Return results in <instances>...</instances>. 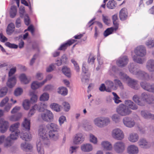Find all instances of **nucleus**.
<instances>
[{
  "instance_id": "obj_1",
  "label": "nucleus",
  "mask_w": 154,
  "mask_h": 154,
  "mask_svg": "<svg viewBox=\"0 0 154 154\" xmlns=\"http://www.w3.org/2000/svg\"><path fill=\"white\" fill-rule=\"evenodd\" d=\"M47 129L46 127L41 125L39 126L38 130V135L43 140L41 142L38 141L37 144V150L39 154H44V150L42 146V144L44 143L48 145L49 143L48 135L47 133Z\"/></svg>"
},
{
  "instance_id": "obj_2",
  "label": "nucleus",
  "mask_w": 154,
  "mask_h": 154,
  "mask_svg": "<svg viewBox=\"0 0 154 154\" xmlns=\"http://www.w3.org/2000/svg\"><path fill=\"white\" fill-rule=\"evenodd\" d=\"M133 100L138 105L143 106L146 103L149 104L153 103L154 102V97L151 94L143 92L141 94L140 98L137 95H134L133 97Z\"/></svg>"
},
{
  "instance_id": "obj_3",
  "label": "nucleus",
  "mask_w": 154,
  "mask_h": 154,
  "mask_svg": "<svg viewBox=\"0 0 154 154\" xmlns=\"http://www.w3.org/2000/svg\"><path fill=\"white\" fill-rule=\"evenodd\" d=\"M129 70L132 74L136 75L137 77L143 80H149L150 79L149 74L147 72L140 70L134 67L133 63L131 64L128 66Z\"/></svg>"
},
{
  "instance_id": "obj_4",
  "label": "nucleus",
  "mask_w": 154,
  "mask_h": 154,
  "mask_svg": "<svg viewBox=\"0 0 154 154\" xmlns=\"http://www.w3.org/2000/svg\"><path fill=\"white\" fill-rule=\"evenodd\" d=\"M110 122L109 118L103 116L97 117L93 120L94 125L99 128H103L107 126L110 123Z\"/></svg>"
},
{
  "instance_id": "obj_5",
  "label": "nucleus",
  "mask_w": 154,
  "mask_h": 154,
  "mask_svg": "<svg viewBox=\"0 0 154 154\" xmlns=\"http://www.w3.org/2000/svg\"><path fill=\"white\" fill-rule=\"evenodd\" d=\"M112 137L118 140H122L124 138V134L120 128H116L113 129L111 133Z\"/></svg>"
},
{
  "instance_id": "obj_6",
  "label": "nucleus",
  "mask_w": 154,
  "mask_h": 154,
  "mask_svg": "<svg viewBox=\"0 0 154 154\" xmlns=\"http://www.w3.org/2000/svg\"><path fill=\"white\" fill-rule=\"evenodd\" d=\"M117 113L122 116H125L128 115L132 112V111L128 108L123 104H121L116 109Z\"/></svg>"
},
{
  "instance_id": "obj_7",
  "label": "nucleus",
  "mask_w": 154,
  "mask_h": 154,
  "mask_svg": "<svg viewBox=\"0 0 154 154\" xmlns=\"http://www.w3.org/2000/svg\"><path fill=\"white\" fill-rule=\"evenodd\" d=\"M113 148L114 151L116 153L121 154L125 151L126 145L124 142L122 141H118L114 143L113 145Z\"/></svg>"
},
{
  "instance_id": "obj_8",
  "label": "nucleus",
  "mask_w": 154,
  "mask_h": 154,
  "mask_svg": "<svg viewBox=\"0 0 154 154\" xmlns=\"http://www.w3.org/2000/svg\"><path fill=\"white\" fill-rule=\"evenodd\" d=\"M82 69V72L81 74L82 81L84 84H87L88 82L89 77L87 74L88 71V68L86 63H83Z\"/></svg>"
},
{
  "instance_id": "obj_9",
  "label": "nucleus",
  "mask_w": 154,
  "mask_h": 154,
  "mask_svg": "<svg viewBox=\"0 0 154 154\" xmlns=\"http://www.w3.org/2000/svg\"><path fill=\"white\" fill-rule=\"evenodd\" d=\"M53 114L50 110H47L45 112L41 113L39 116V118L42 120L50 122L53 119Z\"/></svg>"
},
{
  "instance_id": "obj_10",
  "label": "nucleus",
  "mask_w": 154,
  "mask_h": 154,
  "mask_svg": "<svg viewBox=\"0 0 154 154\" xmlns=\"http://www.w3.org/2000/svg\"><path fill=\"white\" fill-rule=\"evenodd\" d=\"M140 85L144 90L154 94V83L151 84L149 82L143 81L140 82Z\"/></svg>"
},
{
  "instance_id": "obj_11",
  "label": "nucleus",
  "mask_w": 154,
  "mask_h": 154,
  "mask_svg": "<svg viewBox=\"0 0 154 154\" xmlns=\"http://www.w3.org/2000/svg\"><path fill=\"white\" fill-rule=\"evenodd\" d=\"M134 52L136 55L140 57H143L146 54V48L143 45L137 47L135 49Z\"/></svg>"
},
{
  "instance_id": "obj_12",
  "label": "nucleus",
  "mask_w": 154,
  "mask_h": 154,
  "mask_svg": "<svg viewBox=\"0 0 154 154\" xmlns=\"http://www.w3.org/2000/svg\"><path fill=\"white\" fill-rule=\"evenodd\" d=\"M124 125L126 127L131 128L133 127L135 124V122L134 120L129 117H125L122 119Z\"/></svg>"
},
{
  "instance_id": "obj_13",
  "label": "nucleus",
  "mask_w": 154,
  "mask_h": 154,
  "mask_svg": "<svg viewBox=\"0 0 154 154\" xmlns=\"http://www.w3.org/2000/svg\"><path fill=\"white\" fill-rule=\"evenodd\" d=\"M127 83L129 87L135 90H138L140 88L137 80L129 78L128 79Z\"/></svg>"
},
{
  "instance_id": "obj_14",
  "label": "nucleus",
  "mask_w": 154,
  "mask_h": 154,
  "mask_svg": "<svg viewBox=\"0 0 154 154\" xmlns=\"http://www.w3.org/2000/svg\"><path fill=\"white\" fill-rule=\"evenodd\" d=\"M85 139L83 134L79 133L76 134L73 138V143L75 144H79L82 143Z\"/></svg>"
},
{
  "instance_id": "obj_15",
  "label": "nucleus",
  "mask_w": 154,
  "mask_h": 154,
  "mask_svg": "<svg viewBox=\"0 0 154 154\" xmlns=\"http://www.w3.org/2000/svg\"><path fill=\"white\" fill-rule=\"evenodd\" d=\"M127 152L128 154H138L139 152V148L135 145H130L127 147Z\"/></svg>"
},
{
  "instance_id": "obj_16",
  "label": "nucleus",
  "mask_w": 154,
  "mask_h": 154,
  "mask_svg": "<svg viewBox=\"0 0 154 154\" xmlns=\"http://www.w3.org/2000/svg\"><path fill=\"white\" fill-rule=\"evenodd\" d=\"M138 146L141 148L144 149L149 148L150 145L148 140L145 138H141L138 142Z\"/></svg>"
},
{
  "instance_id": "obj_17",
  "label": "nucleus",
  "mask_w": 154,
  "mask_h": 154,
  "mask_svg": "<svg viewBox=\"0 0 154 154\" xmlns=\"http://www.w3.org/2000/svg\"><path fill=\"white\" fill-rule=\"evenodd\" d=\"M128 59L126 56L120 57L116 62L117 65L120 67H123L127 65Z\"/></svg>"
},
{
  "instance_id": "obj_18",
  "label": "nucleus",
  "mask_w": 154,
  "mask_h": 154,
  "mask_svg": "<svg viewBox=\"0 0 154 154\" xmlns=\"http://www.w3.org/2000/svg\"><path fill=\"white\" fill-rule=\"evenodd\" d=\"M29 131L23 130L20 134V137L23 140L28 141H30L31 139L32 135L30 133Z\"/></svg>"
},
{
  "instance_id": "obj_19",
  "label": "nucleus",
  "mask_w": 154,
  "mask_h": 154,
  "mask_svg": "<svg viewBox=\"0 0 154 154\" xmlns=\"http://www.w3.org/2000/svg\"><path fill=\"white\" fill-rule=\"evenodd\" d=\"M126 107L130 109L136 110L138 109L137 106L132 101L127 100L125 101V104Z\"/></svg>"
},
{
  "instance_id": "obj_20",
  "label": "nucleus",
  "mask_w": 154,
  "mask_h": 154,
  "mask_svg": "<svg viewBox=\"0 0 154 154\" xmlns=\"http://www.w3.org/2000/svg\"><path fill=\"white\" fill-rule=\"evenodd\" d=\"M128 139L131 143H134L137 142L139 139V136L137 133L136 132L130 133L128 135Z\"/></svg>"
},
{
  "instance_id": "obj_21",
  "label": "nucleus",
  "mask_w": 154,
  "mask_h": 154,
  "mask_svg": "<svg viewBox=\"0 0 154 154\" xmlns=\"http://www.w3.org/2000/svg\"><path fill=\"white\" fill-rule=\"evenodd\" d=\"M146 67L149 72H154V59H150L148 60L146 63Z\"/></svg>"
},
{
  "instance_id": "obj_22",
  "label": "nucleus",
  "mask_w": 154,
  "mask_h": 154,
  "mask_svg": "<svg viewBox=\"0 0 154 154\" xmlns=\"http://www.w3.org/2000/svg\"><path fill=\"white\" fill-rule=\"evenodd\" d=\"M16 83V79L15 76L9 77L6 82L7 86L10 88H13Z\"/></svg>"
},
{
  "instance_id": "obj_23",
  "label": "nucleus",
  "mask_w": 154,
  "mask_h": 154,
  "mask_svg": "<svg viewBox=\"0 0 154 154\" xmlns=\"http://www.w3.org/2000/svg\"><path fill=\"white\" fill-rule=\"evenodd\" d=\"M46 127V128L49 130V131L52 132L58 131L59 129V126L57 124L54 123H48Z\"/></svg>"
},
{
  "instance_id": "obj_24",
  "label": "nucleus",
  "mask_w": 154,
  "mask_h": 154,
  "mask_svg": "<svg viewBox=\"0 0 154 154\" xmlns=\"http://www.w3.org/2000/svg\"><path fill=\"white\" fill-rule=\"evenodd\" d=\"M20 147L22 150L26 152L30 151L32 149L33 147L30 144L24 142L21 143Z\"/></svg>"
},
{
  "instance_id": "obj_25",
  "label": "nucleus",
  "mask_w": 154,
  "mask_h": 154,
  "mask_svg": "<svg viewBox=\"0 0 154 154\" xmlns=\"http://www.w3.org/2000/svg\"><path fill=\"white\" fill-rule=\"evenodd\" d=\"M102 147L105 149L111 151L112 149V143L108 141H104L101 143Z\"/></svg>"
},
{
  "instance_id": "obj_26",
  "label": "nucleus",
  "mask_w": 154,
  "mask_h": 154,
  "mask_svg": "<svg viewBox=\"0 0 154 154\" xmlns=\"http://www.w3.org/2000/svg\"><path fill=\"white\" fill-rule=\"evenodd\" d=\"M128 11L125 8H122L120 11L119 17L120 19L122 21L125 20L128 17Z\"/></svg>"
},
{
  "instance_id": "obj_27",
  "label": "nucleus",
  "mask_w": 154,
  "mask_h": 154,
  "mask_svg": "<svg viewBox=\"0 0 154 154\" xmlns=\"http://www.w3.org/2000/svg\"><path fill=\"white\" fill-rule=\"evenodd\" d=\"M47 107V104L44 103H40L34 106V108L40 112L44 111Z\"/></svg>"
},
{
  "instance_id": "obj_28",
  "label": "nucleus",
  "mask_w": 154,
  "mask_h": 154,
  "mask_svg": "<svg viewBox=\"0 0 154 154\" xmlns=\"http://www.w3.org/2000/svg\"><path fill=\"white\" fill-rule=\"evenodd\" d=\"M48 135L50 139L54 141L57 140L59 137L58 131L52 132L49 131Z\"/></svg>"
},
{
  "instance_id": "obj_29",
  "label": "nucleus",
  "mask_w": 154,
  "mask_h": 154,
  "mask_svg": "<svg viewBox=\"0 0 154 154\" xmlns=\"http://www.w3.org/2000/svg\"><path fill=\"white\" fill-rule=\"evenodd\" d=\"M81 149L85 152H89L93 149V146L90 143H86L82 145L81 146Z\"/></svg>"
},
{
  "instance_id": "obj_30",
  "label": "nucleus",
  "mask_w": 154,
  "mask_h": 154,
  "mask_svg": "<svg viewBox=\"0 0 154 154\" xmlns=\"http://www.w3.org/2000/svg\"><path fill=\"white\" fill-rule=\"evenodd\" d=\"M30 120L25 118L22 123V125L23 127V130H25L26 131H29L30 129Z\"/></svg>"
},
{
  "instance_id": "obj_31",
  "label": "nucleus",
  "mask_w": 154,
  "mask_h": 154,
  "mask_svg": "<svg viewBox=\"0 0 154 154\" xmlns=\"http://www.w3.org/2000/svg\"><path fill=\"white\" fill-rule=\"evenodd\" d=\"M46 82V80L39 82L37 81L33 82L31 84V88L33 90H35L43 85Z\"/></svg>"
},
{
  "instance_id": "obj_32",
  "label": "nucleus",
  "mask_w": 154,
  "mask_h": 154,
  "mask_svg": "<svg viewBox=\"0 0 154 154\" xmlns=\"http://www.w3.org/2000/svg\"><path fill=\"white\" fill-rule=\"evenodd\" d=\"M20 124L18 122H17L12 125L10 127V131L11 132H16V133H20V131L18 130Z\"/></svg>"
},
{
  "instance_id": "obj_33",
  "label": "nucleus",
  "mask_w": 154,
  "mask_h": 154,
  "mask_svg": "<svg viewBox=\"0 0 154 154\" xmlns=\"http://www.w3.org/2000/svg\"><path fill=\"white\" fill-rule=\"evenodd\" d=\"M75 41L74 39L70 40L68 41L66 43L61 45L58 49L60 50H65L68 46H70Z\"/></svg>"
},
{
  "instance_id": "obj_34",
  "label": "nucleus",
  "mask_w": 154,
  "mask_h": 154,
  "mask_svg": "<svg viewBox=\"0 0 154 154\" xmlns=\"http://www.w3.org/2000/svg\"><path fill=\"white\" fill-rule=\"evenodd\" d=\"M62 71L66 77L70 78L71 76V72L70 69L66 66H63L62 69Z\"/></svg>"
},
{
  "instance_id": "obj_35",
  "label": "nucleus",
  "mask_w": 154,
  "mask_h": 154,
  "mask_svg": "<svg viewBox=\"0 0 154 154\" xmlns=\"http://www.w3.org/2000/svg\"><path fill=\"white\" fill-rule=\"evenodd\" d=\"M141 114L142 116L144 119L152 118L154 119V115H152L148 111H142L141 112Z\"/></svg>"
},
{
  "instance_id": "obj_36",
  "label": "nucleus",
  "mask_w": 154,
  "mask_h": 154,
  "mask_svg": "<svg viewBox=\"0 0 154 154\" xmlns=\"http://www.w3.org/2000/svg\"><path fill=\"white\" fill-rule=\"evenodd\" d=\"M105 83L107 88V91L108 92H111V89L112 88L114 85L113 82L112 81L108 80L106 81Z\"/></svg>"
},
{
  "instance_id": "obj_37",
  "label": "nucleus",
  "mask_w": 154,
  "mask_h": 154,
  "mask_svg": "<svg viewBox=\"0 0 154 154\" xmlns=\"http://www.w3.org/2000/svg\"><path fill=\"white\" fill-rule=\"evenodd\" d=\"M14 25L13 23L9 24L6 29V32L7 34L10 35L14 31Z\"/></svg>"
},
{
  "instance_id": "obj_38",
  "label": "nucleus",
  "mask_w": 154,
  "mask_h": 154,
  "mask_svg": "<svg viewBox=\"0 0 154 154\" xmlns=\"http://www.w3.org/2000/svg\"><path fill=\"white\" fill-rule=\"evenodd\" d=\"M118 18L117 14H114L112 16V20L114 26L115 30H117L118 28L119 23L118 22Z\"/></svg>"
},
{
  "instance_id": "obj_39",
  "label": "nucleus",
  "mask_w": 154,
  "mask_h": 154,
  "mask_svg": "<svg viewBox=\"0 0 154 154\" xmlns=\"http://www.w3.org/2000/svg\"><path fill=\"white\" fill-rule=\"evenodd\" d=\"M20 78L21 81L25 84L28 83L30 80L24 74H21L20 75Z\"/></svg>"
},
{
  "instance_id": "obj_40",
  "label": "nucleus",
  "mask_w": 154,
  "mask_h": 154,
  "mask_svg": "<svg viewBox=\"0 0 154 154\" xmlns=\"http://www.w3.org/2000/svg\"><path fill=\"white\" fill-rule=\"evenodd\" d=\"M50 106L51 109L56 112H59L60 111L61 106L57 103H52Z\"/></svg>"
},
{
  "instance_id": "obj_41",
  "label": "nucleus",
  "mask_w": 154,
  "mask_h": 154,
  "mask_svg": "<svg viewBox=\"0 0 154 154\" xmlns=\"http://www.w3.org/2000/svg\"><path fill=\"white\" fill-rule=\"evenodd\" d=\"M49 98V94L45 92L41 95L39 100L41 101H46L48 100Z\"/></svg>"
},
{
  "instance_id": "obj_42",
  "label": "nucleus",
  "mask_w": 154,
  "mask_h": 154,
  "mask_svg": "<svg viewBox=\"0 0 154 154\" xmlns=\"http://www.w3.org/2000/svg\"><path fill=\"white\" fill-rule=\"evenodd\" d=\"M146 46L150 48L154 47V39L151 38L147 40L145 43Z\"/></svg>"
},
{
  "instance_id": "obj_43",
  "label": "nucleus",
  "mask_w": 154,
  "mask_h": 154,
  "mask_svg": "<svg viewBox=\"0 0 154 154\" xmlns=\"http://www.w3.org/2000/svg\"><path fill=\"white\" fill-rule=\"evenodd\" d=\"M57 92L61 95L64 96L67 94L68 91L66 88L61 87L58 88Z\"/></svg>"
},
{
  "instance_id": "obj_44",
  "label": "nucleus",
  "mask_w": 154,
  "mask_h": 154,
  "mask_svg": "<svg viewBox=\"0 0 154 154\" xmlns=\"http://www.w3.org/2000/svg\"><path fill=\"white\" fill-rule=\"evenodd\" d=\"M89 140L90 141L94 144H97L98 140L97 138L92 134H89Z\"/></svg>"
},
{
  "instance_id": "obj_45",
  "label": "nucleus",
  "mask_w": 154,
  "mask_h": 154,
  "mask_svg": "<svg viewBox=\"0 0 154 154\" xmlns=\"http://www.w3.org/2000/svg\"><path fill=\"white\" fill-rule=\"evenodd\" d=\"M111 118L112 121L116 123H118L120 121V117L118 114H113L112 115Z\"/></svg>"
},
{
  "instance_id": "obj_46",
  "label": "nucleus",
  "mask_w": 154,
  "mask_h": 154,
  "mask_svg": "<svg viewBox=\"0 0 154 154\" xmlns=\"http://www.w3.org/2000/svg\"><path fill=\"white\" fill-rule=\"evenodd\" d=\"M17 7L16 6H13L11 8L10 14L11 17L13 18L15 17L17 13Z\"/></svg>"
},
{
  "instance_id": "obj_47",
  "label": "nucleus",
  "mask_w": 154,
  "mask_h": 154,
  "mask_svg": "<svg viewBox=\"0 0 154 154\" xmlns=\"http://www.w3.org/2000/svg\"><path fill=\"white\" fill-rule=\"evenodd\" d=\"M8 91L6 87H4L0 89V98H2L6 95Z\"/></svg>"
},
{
  "instance_id": "obj_48",
  "label": "nucleus",
  "mask_w": 154,
  "mask_h": 154,
  "mask_svg": "<svg viewBox=\"0 0 154 154\" xmlns=\"http://www.w3.org/2000/svg\"><path fill=\"white\" fill-rule=\"evenodd\" d=\"M116 4L114 0L109 1L108 2L107 6V7L111 9L114 8L116 7Z\"/></svg>"
},
{
  "instance_id": "obj_49",
  "label": "nucleus",
  "mask_w": 154,
  "mask_h": 154,
  "mask_svg": "<svg viewBox=\"0 0 154 154\" xmlns=\"http://www.w3.org/2000/svg\"><path fill=\"white\" fill-rule=\"evenodd\" d=\"M71 62L73 64L75 70L77 72H79L80 71V69L78 63L74 59H72L71 60Z\"/></svg>"
},
{
  "instance_id": "obj_50",
  "label": "nucleus",
  "mask_w": 154,
  "mask_h": 154,
  "mask_svg": "<svg viewBox=\"0 0 154 154\" xmlns=\"http://www.w3.org/2000/svg\"><path fill=\"white\" fill-rule=\"evenodd\" d=\"M30 105V102L29 100H26L23 103V106L24 108L26 110H28Z\"/></svg>"
},
{
  "instance_id": "obj_51",
  "label": "nucleus",
  "mask_w": 154,
  "mask_h": 154,
  "mask_svg": "<svg viewBox=\"0 0 154 154\" xmlns=\"http://www.w3.org/2000/svg\"><path fill=\"white\" fill-rule=\"evenodd\" d=\"M0 124L1 126L4 127H5L7 128H8L9 126V122L8 121L2 119L0 120Z\"/></svg>"
},
{
  "instance_id": "obj_52",
  "label": "nucleus",
  "mask_w": 154,
  "mask_h": 154,
  "mask_svg": "<svg viewBox=\"0 0 154 154\" xmlns=\"http://www.w3.org/2000/svg\"><path fill=\"white\" fill-rule=\"evenodd\" d=\"M30 95L31 96L30 98V101L32 103H34L37 102L38 99V96L36 94H34L33 92L30 93Z\"/></svg>"
},
{
  "instance_id": "obj_53",
  "label": "nucleus",
  "mask_w": 154,
  "mask_h": 154,
  "mask_svg": "<svg viewBox=\"0 0 154 154\" xmlns=\"http://www.w3.org/2000/svg\"><path fill=\"white\" fill-rule=\"evenodd\" d=\"M133 59L134 62L140 64L143 63L144 62L141 58L138 57L137 56L134 55L133 57Z\"/></svg>"
},
{
  "instance_id": "obj_54",
  "label": "nucleus",
  "mask_w": 154,
  "mask_h": 154,
  "mask_svg": "<svg viewBox=\"0 0 154 154\" xmlns=\"http://www.w3.org/2000/svg\"><path fill=\"white\" fill-rule=\"evenodd\" d=\"M6 141L4 143V146L5 147H8L11 146V140L9 137H8L6 139Z\"/></svg>"
},
{
  "instance_id": "obj_55",
  "label": "nucleus",
  "mask_w": 154,
  "mask_h": 154,
  "mask_svg": "<svg viewBox=\"0 0 154 154\" xmlns=\"http://www.w3.org/2000/svg\"><path fill=\"white\" fill-rule=\"evenodd\" d=\"M23 92V89L20 88H16L14 91V94L16 96L20 95Z\"/></svg>"
},
{
  "instance_id": "obj_56",
  "label": "nucleus",
  "mask_w": 154,
  "mask_h": 154,
  "mask_svg": "<svg viewBox=\"0 0 154 154\" xmlns=\"http://www.w3.org/2000/svg\"><path fill=\"white\" fill-rule=\"evenodd\" d=\"M19 134V133L11 132V134H10V136H9L11 140L17 139L18 137Z\"/></svg>"
},
{
  "instance_id": "obj_57",
  "label": "nucleus",
  "mask_w": 154,
  "mask_h": 154,
  "mask_svg": "<svg viewBox=\"0 0 154 154\" xmlns=\"http://www.w3.org/2000/svg\"><path fill=\"white\" fill-rule=\"evenodd\" d=\"M114 30L113 28L111 27L107 29L104 33V35L105 37H106L112 33Z\"/></svg>"
},
{
  "instance_id": "obj_58",
  "label": "nucleus",
  "mask_w": 154,
  "mask_h": 154,
  "mask_svg": "<svg viewBox=\"0 0 154 154\" xmlns=\"http://www.w3.org/2000/svg\"><path fill=\"white\" fill-rule=\"evenodd\" d=\"M112 94L114 96L113 100H114L115 102L117 104L121 102L119 100V97L117 95V94L114 92H112Z\"/></svg>"
},
{
  "instance_id": "obj_59",
  "label": "nucleus",
  "mask_w": 154,
  "mask_h": 154,
  "mask_svg": "<svg viewBox=\"0 0 154 154\" xmlns=\"http://www.w3.org/2000/svg\"><path fill=\"white\" fill-rule=\"evenodd\" d=\"M119 75L120 78L124 80L127 81L128 79L130 78L126 74L122 72H120Z\"/></svg>"
},
{
  "instance_id": "obj_60",
  "label": "nucleus",
  "mask_w": 154,
  "mask_h": 154,
  "mask_svg": "<svg viewBox=\"0 0 154 154\" xmlns=\"http://www.w3.org/2000/svg\"><path fill=\"white\" fill-rule=\"evenodd\" d=\"M20 117L18 115H12L9 117V119L11 121L15 122L18 120Z\"/></svg>"
},
{
  "instance_id": "obj_61",
  "label": "nucleus",
  "mask_w": 154,
  "mask_h": 154,
  "mask_svg": "<svg viewBox=\"0 0 154 154\" xmlns=\"http://www.w3.org/2000/svg\"><path fill=\"white\" fill-rule=\"evenodd\" d=\"M62 105L64 107V110L66 112H68L69 110L70 106L69 103L66 102H63L62 103Z\"/></svg>"
},
{
  "instance_id": "obj_62",
  "label": "nucleus",
  "mask_w": 154,
  "mask_h": 154,
  "mask_svg": "<svg viewBox=\"0 0 154 154\" xmlns=\"http://www.w3.org/2000/svg\"><path fill=\"white\" fill-rule=\"evenodd\" d=\"M5 45L7 47L11 48H17L18 47V46L17 45L11 44L9 42H6Z\"/></svg>"
},
{
  "instance_id": "obj_63",
  "label": "nucleus",
  "mask_w": 154,
  "mask_h": 154,
  "mask_svg": "<svg viewBox=\"0 0 154 154\" xmlns=\"http://www.w3.org/2000/svg\"><path fill=\"white\" fill-rule=\"evenodd\" d=\"M114 82L116 86H118L121 89L123 88V85L120 80L115 79L114 80Z\"/></svg>"
},
{
  "instance_id": "obj_64",
  "label": "nucleus",
  "mask_w": 154,
  "mask_h": 154,
  "mask_svg": "<svg viewBox=\"0 0 154 154\" xmlns=\"http://www.w3.org/2000/svg\"><path fill=\"white\" fill-rule=\"evenodd\" d=\"M8 98L7 97H5L1 101L0 104V106L3 107L8 102Z\"/></svg>"
}]
</instances>
